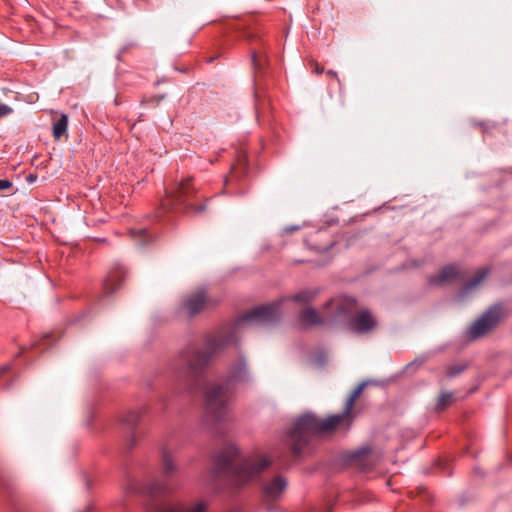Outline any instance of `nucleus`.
<instances>
[{"label":"nucleus","instance_id":"obj_28","mask_svg":"<svg viewBox=\"0 0 512 512\" xmlns=\"http://www.w3.org/2000/svg\"><path fill=\"white\" fill-rule=\"evenodd\" d=\"M13 112V109L3 103H0V118L10 115Z\"/></svg>","mask_w":512,"mask_h":512},{"label":"nucleus","instance_id":"obj_2","mask_svg":"<svg viewBox=\"0 0 512 512\" xmlns=\"http://www.w3.org/2000/svg\"><path fill=\"white\" fill-rule=\"evenodd\" d=\"M271 461L264 456L241 458L234 445L224 447L215 457L213 477L223 478L230 485L240 487L264 471Z\"/></svg>","mask_w":512,"mask_h":512},{"label":"nucleus","instance_id":"obj_21","mask_svg":"<svg viewBox=\"0 0 512 512\" xmlns=\"http://www.w3.org/2000/svg\"><path fill=\"white\" fill-rule=\"evenodd\" d=\"M207 504L203 501H198L191 506L177 505L167 509L164 512H205Z\"/></svg>","mask_w":512,"mask_h":512},{"label":"nucleus","instance_id":"obj_1","mask_svg":"<svg viewBox=\"0 0 512 512\" xmlns=\"http://www.w3.org/2000/svg\"><path fill=\"white\" fill-rule=\"evenodd\" d=\"M285 299H280L266 305H260L242 315L232 325L224 327L205 338L203 347L187 346L179 353V360L185 365V389L194 392L199 389L201 379L213 359L229 345L237 342L236 329L248 322L256 324H272L280 319V306Z\"/></svg>","mask_w":512,"mask_h":512},{"label":"nucleus","instance_id":"obj_31","mask_svg":"<svg viewBox=\"0 0 512 512\" xmlns=\"http://www.w3.org/2000/svg\"><path fill=\"white\" fill-rule=\"evenodd\" d=\"M313 71L315 74L319 75L324 72V67L315 62L313 63Z\"/></svg>","mask_w":512,"mask_h":512},{"label":"nucleus","instance_id":"obj_18","mask_svg":"<svg viewBox=\"0 0 512 512\" xmlns=\"http://www.w3.org/2000/svg\"><path fill=\"white\" fill-rule=\"evenodd\" d=\"M319 292V289H304L293 295L290 299L301 304H309L317 297Z\"/></svg>","mask_w":512,"mask_h":512},{"label":"nucleus","instance_id":"obj_33","mask_svg":"<svg viewBox=\"0 0 512 512\" xmlns=\"http://www.w3.org/2000/svg\"><path fill=\"white\" fill-rule=\"evenodd\" d=\"M10 366L6 365L1 368L2 372L9 370Z\"/></svg>","mask_w":512,"mask_h":512},{"label":"nucleus","instance_id":"obj_29","mask_svg":"<svg viewBox=\"0 0 512 512\" xmlns=\"http://www.w3.org/2000/svg\"><path fill=\"white\" fill-rule=\"evenodd\" d=\"M463 370H464V366L451 367L448 369L447 374L449 377H454V376H457L458 374H460Z\"/></svg>","mask_w":512,"mask_h":512},{"label":"nucleus","instance_id":"obj_12","mask_svg":"<svg viewBox=\"0 0 512 512\" xmlns=\"http://www.w3.org/2000/svg\"><path fill=\"white\" fill-rule=\"evenodd\" d=\"M353 418L354 416L346 414L345 410L340 414H333L324 419L320 418V434L333 433L340 426H345L346 430H348Z\"/></svg>","mask_w":512,"mask_h":512},{"label":"nucleus","instance_id":"obj_19","mask_svg":"<svg viewBox=\"0 0 512 512\" xmlns=\"http://www.w3.org/2000/svg\"><path fill=\"white\" fill-rule=\"evenodd\" d=\"M365 387H366V382H362L351 392L350 396L348 397V399L345 403V407H344L346 414H350L351 416H354L353 409H354L355 403H356L357 399L360 397V395L362 394Z\"/></svg>","mask_w":512,"mask_h":512},{"label":"nucleus","instance_id":"obj_14","mask_svg":"<svg viewBox=\"0 0 512 512\" xmlns=\"http://www.w3.org/2000/svg\"><path fill=\"white\" fill-rule=\"evenodd\" d=\"M126 276L125 269L123 267H116L113 269L105 279L103 283V291L105 295H110L114 293L117 289L121 287L122 282L124 281Z\"/></svg>","mask_w":512,"mask_h":512},{"label":"nucleus","instance_id":"obj_7","mask_svg":"<svg viewBox=\"0 0 512 512\" xmlns=\"http://www.w3.org/2000/svg\"><path fill=\"white\" fill-rule=\"evenodd\" d=\"M177 469L172 453L167 448H163L161 453V471L163 479L151 482L147 487V492L152 496H157L174 491L175 485L169 479L177 472Z\"/></svg>","mask_w":512,"mask_h":512},{"label":"nucleus","instance_id":"obj_4","mask_svg":"<svg viewBox=\"0 0 512 512\" xmlns=\"http://www.w3.org/2000/svg\"><path fill=\"white\" fill-rule=\"evenodd\" d=\"M160 205L165 212L183 214H198L206 207L193 185L192 178L175 182L171 187L166 188Z\"/></svg>","mask_w":512,"mask_h":512},{"label":"nucleus","instance_id":"obj_34","mask_svg":"<svg viewBox=\"0 0 512 512\" xmlns=\"http://www.w3.org/2000/svg\"><path fill=\"white\" fill-rule=\"evenodd\" d=\"M267 509L270 511L272 509V507L267 505Z\"/></svg>","mask_w":512,"mask_h":512},{"label":"nucleus","instance_id":"obj_16","mask_svg":"<svg viewBox=\"0 0 512 512\" xmlns=\"http://www.w3.org/2000/svg\"><path fill=\"white\" fill-rule=\"evenodd\" d=\"M327 234L326 230H318L314 232L307 240L306 243L309 245V247L312 250H315L317 252H325L328 251L332 246L333 243H329L326 245H318L317 243L319 240H321L325 235Z\"/></svg>","mask_w":512,"mask_h":512},{"label":"nucleus","instance_id":"obj_26","mask_svg":"<svg viewBox=\"0 0 512 512\" xmlns=\"http://www.w3.org/2000/svg\"><path fill=\"white\" fill-rule=\"evenodd\" d=\"M252 64L256 71L261 69L262 61L264 59L263 55L258 54L257 52L253 51L252 54Z\"/></svg>","mask_w":512,"mask_h":512},{"label":"nucleus","instance_id":"obj_11","mask_svg":"<svg viewBox=\"0 0 512 512\" xmlns=\"http://www.w3.org/2000/svg\"><path fill=\"white\" fill-rule=\"evenodd\" d=\"M287 485L288 481L284 476H275L262 487L263 501L269 503L279 500L286 490Z\"/></svg>","mask_w":512,"mask_h":512},{"label":"nucleus","instance_id":"obj_30","mask_svg":"<svg viewBox=\"0 0 512 512\" xmlns=\"http://www.w3.org/2000/svg\"><path fill=\"white\" fill-rule=\"evenodd\" d=\"M12 187V182L8 179H0V191L7 190Z\"/></svg>","mask_w":512,"mask_h":512},{"label":"nucleus","instance_id":"obj_6","mask_svg":"<svg viewBox=\"0 0 512 512\" xmlns=\"http://www.w3.org/2000/svg\"><path fill=\"white\" fill-rule=\"evenodd\" d=\"M357 300L351 296L340 295L333 297L327 302L322 309V313L326 315L328 324L346 321L348 324L349 317L353 315L357 309Z\"/></svg>","mask_w":512,"mask_h":512},{"label":"nucleus","instance_id":"obj_22","mask_svg":"<svg viewBox=\"0 0 512 512\" xmlns=\"http://www.w3.org/2000/svg\"><path fill=\"white\" fill-rule=\"evenodd\" d=\"M145 412L144 409L141 410H133L127 412V414L123 417L122 422L127 426L133 428L137 425L141 415Z\"/></svg>","mask_w":512,"mask_h":512},{"label":"nucleus","instance_id":"obj_17","mask_svg":"<svg viewBox=\"0 0 512 512\" xmlns=\"http://www.w3.org/2000/svg\"><path fill=\"white\" fill-rule=\"evenodd\" d=\"M489 271L490 270L488 267H485V268H482L481 270H479L477 272V274L470 281H468L465 284V286L462 288L461 295H465L468 292H470L472 289L476 288L487 277V275L489 274Z\"/></svg>","mask_w":512,"mask_h":512},{"label":"nucleus","instance_id":"obj_32","mask_svg":"<svg viewBox=\"0 0 512 512\" xmlns=\"http://www.w3.org/2000/svg\"><path fill=\"white\" fill-rule=\"evenodd\" d=\"M326 75L331 77V78H335L338 82H340V80L338 78V75H337V73L334 70L326 71Z\"/></svg>","mask_w":512,"mask_h":512},{"label":"nucleus","instance_id":"obj_9","mask_svg":"<svg viewBox=\"0 0 512 512\" xmlns=\"http://www.w3.org/2000/svg\"><path fill=\"white\" fill-rule=\"evenodd\" d=\"M378 326L377 318L368 308L356 309L349 317L347 327L355 334H368Z\"/></svg>","mask_w":512,"mask_h":512},{"label":"nucleus","instance_id":"obj_25","mask_svg":"<svg viewBox=\"0 0 512 512\" xmlns=\"http://www.w3.org/2000/svg\"><path fill=\"white\" fill-rule=\"evenodd\" d=\"M453 395L451 393L445 392L442 393L436 404L437 410H444L447 406H449L452 403Z\"/></svg>","mask_w":512,"mask_h":512},{"label":"nucleus","instance_id":"obj_20","mask_svg":"<svg viewBox=\"0 0 512 512\" xmlns=\"http://www.w3.org/2000/svg\"><path fill=\"white\" fill-rule=\"evenodd\" d=\"M68 117L66 114H60L59 118L53 123V137L56 140L61 139L67 133Z\"/></svg>","mask_w":512,"mask_h":512},{"label":"nucleus","instance_id":"obj_10","mask_svg":"<svg viewBox=\"0 0 512 512\" xmlns=\"http://www.w3.org/2000/svg\"><path fill=\"white\" fill-rule=\"evenodd\" d=\"M210 303L211 300L207 297L205 290L198 289L186 297L181 309L188 316L193 317L203 311Z\"/></svg>","mask_w":512,"mask_h":512},{"label":"nucleus","instance_id":"obj_27","mask_svg":"<svg viewBox=\"0 0 512 512\" xmlns=\"http://www.w3.org/2000/svg\"><path fill=\"white\" fill-rule=\"evenodd\" d=\"M371 452L370 448H362L353 454V459L356 461H362Z\"/></svg>","mask_w":512,"mask_h":512},{"label":"nucleus","instance_id":"obj_8","mask_svg":"<svg viewBox=\"0 0 512 512\" xmlns=\"http://www.w3.org/2000/svg\"><path fill=\"white\" fill-rule=\"evenodd\" d=\"M502 306L494 305L490 307L479 319H477L469 329V336L472 339L482 337L492 330L502 316Z\"/></svg>","mask_w":512,"mask_h":512},{"label":"nucleus","instance_id":"obj_15","mask_svg":"<svg viewBox=\"0 0 512 512\" xmlns=\"http://www.w3.org/2000/svg\"><path fill=\"white\" fill-rule=\"evenodd\" d=\"M298 319L300 325L305 328L328 324L326 315L323 314V316H321L314 308L302 310L299 313Z\"/></svg>","mask_w":512,"mask_h":512},{"label":"nucleus","instance_id":"obj_3","mask_svg":"<svg viewBox=\"0 0 512 512\" xmlns=\"http://www.w3.org/2000/svg\"><path fill=\"white\" fill-rule=\"evenodd\" d=\"M250 375L244 358H239L229 369L227 379L221 383H210L204 388L205 416L218 422L226 418L232 396L233 384L249 381Z\"/></svg>","mask_w":512,"mask_h":512},{"label":"nucleus","instance_id":"obj_13","mask_svg":"<svg viewBox=\"0 0 512 512\" xmlns=\"http://www.w3.org/2000/svg\"><path fill=\"white\" fill-rule=\"evenodd\" d=\"M461 278L460 270L457 265L450 264L443 267L438 275L430 276L428 283L431 286H441Z\"/></svg>","mask_w":512,"mask_h":512},{"label":"nucleus","instance_id":"obj_23","mask_svg":"<svg viewBox=\"0 0 512 512\" xmlns=\"http://www.w3.org/2000/svg\"><path fill=\"white\" fill-rule=\"evenodd\" d=\"M131 235L135 240L140 241V245H146L152 240V236L145 228L131 230Z\"/></svg>","mask_w":512,"mask_h":512},{"label":"nucleus","instance_id":"obj_5","mask_svg":"<svg viewBox=\"0 0 512 512\" xmlns=\"http://www.w3.org/2000/svg\"><path fill=\"white\" fill-rule=\"evenodd\" d=\"M320 434V418L312 413H306L293 422L288 434L289 444L295 457H300L308 450L310 439Z\"/></svg>","mask_w":512,"mask_h":512},{"label":"nucleus","instance_id":"obj_24","mask_svg":"<svg viewBox=\"0 0 512 512\" xmlns=\"http://www.w3.org/2000/svg\"><path fill=\"white\" fill-rule=\"evenodd\" d=\"M246 166H247L246 156L244 154L240 155L238 160H237V163L235 165H233L231 172L233 174L237 175V176L245 174L246 173Z\"/></svg>","mask_w":512,"mask_h":512}]
</instances>
